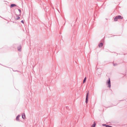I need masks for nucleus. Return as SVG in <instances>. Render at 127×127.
Returning <instances> with one entry per match:
<instances>
[{
	"label": "nucleus",
	"instance_id": "11",
	"mask_svg": "<svg viewBox=\"0 0 127 127\" xmlns=\"http://www.w3.org/2000/svg\"><path fill=\"white\" fill-rule=\"evenodd\" d=\"M86 79H87L86 77H85V78H84L83 81V83H85L86 82Z\"/></svg>",
	"mask_w": 127,
	"mask_h": 127
},
{
	"label": "nucleus",
	"instance_id": "17",
	"mask_svg": "<svg viewBox=\"0 0 127 127\" xmlns=\"http://www.w3.org/2000/svg\"><path fill=\"white\" fill-rule=\"evenodd\" d=\"M109 127H113L112 126H109Z\"/></svg>",
	"mask_w": 127,
	"mask_h": 127
},
{
	"label": "nucleus",
	"instance_id": "1",
	"mask_svg": "<svg viewBox=\"0 0 127 127\" xmlns=\"http://www.w3.org/2000/svg\"><path fill=\"white\" fill-rule=\"evenodd\" d=\"M123 17L121 15H118L116 16L114 18V21H117L118 19H121L123 18Z\"/></svg>",
	"mask_w": 127,
	"mask_h": 127
},
{
	"label": "nucleus",
	"instance_id": "9",
	"mask_svg": "<svg viewBox=\"0 0 127 127\" xmlns=\"http://www.w3.org/2000/svg\"><path fill=\"white\" fill-rule=\"evenodd\" d=\"M103 45V43L101 42L100 43L99 45V47L100 48H101Z\"/></svg>",
	"mask_w": 127,
	"mask_h": 127
},
{
	"label": "nucleus",
	"instance_id": "7",
	"mask_svg": "<svg viewBox=\"0 0 127 127\" xmlns=\"http://www.w3.org/2000/svg\"><path fill=\"white\" fill-rule=\"evenodd\" d=\"M16 6V5L15 4H11L10 5V7L11 8H12V7Z\"/></svg>",
	"mask_w": 127,
	"mask_h": 127
},
{
	"label": "nucleus",
	"instance_id": "10",
	"mask_svg": "<svg viewBox=\"0 0 127 127\" xmlns=\"http://www.w3.org/2000/svg\"><path fill=\"white\" fill-rule=\"evenodd\" d=\"M16 18L15 19L16 20H18L20 18V17L18 16V15L17 14L16 15Z\"/></svg>",
	"mask_w": 127,
	"mask_h": 127
},
{
	"label": "nucleus",
	"instance_id": "5",
	"mask_svg": "<svg viewBox=\"0 0 127 127\" xmlns=\"http://www.w3.org/2000/svg\"><path fill=\"white\" fill-rule=\"evenodd\" d=\"M96 125V123L95 121H94V122L93 124L92 125L91 127H95Z\"/></svg>",
	"mask_w": 127,
	"mask_h": 127
},
{
	"label": "nucleus",
	"instance_id": "3",
	"mask_svg": "<svg viewBox=\"0 0 127 127\" xmlns=\"http://www.w3.org/2000/svg\"><path fill=\"white\" fill-rule=\"evenodd\" d=\"M89 91H88V92L87 93L86 95V99L85 103L86 104L88 103V99L89 98Z\"/></svg>",
	"mask_w": 127,
	"mask_h": 127
},
{
	"label": "nucleus",
	"instance_id": "4",
	"mask_svg": "<svg viewBox=\"0 0 127 127\" xmlns=\"http://www.w3.org/2000/svg\"><path fill=\"white\" fill-rule=\"evenodd\" d=\"M20 116V115H18L17 116L16 118V120L17 121H19V117Z\"/></svg>",
	"mask_w": 127,
	"mask_h": 127
},
{
	"label": "nucleus",
	"instance_id": "14",
	"mask_svg": "<svg viewBox=\"0 0 127 127\" xmlns=\"http://www.w3.org/2000/svg\"><path fill=\"white\" fill-rule=\"evenodd\" d=\"M21 22L23 23V24H24V21L23 20H22L21 21Z\"/></svg>",
	"mask_w": 127,
	"mask_h": 127
},
{
	"label": "nucleus",
	"instance_id": "13",
	"mask_svg": "<svg viewBox=\"0 0 127 127\" xmlns=\"http://www.w3.org/2000/svg\"><path fill=\"white\" fill-rule=\"evenodd\" d=\"M113 65L114 66H116L117 65V64L116 63L115 64V63H113Z\"/></svg>",
	"mask_w": 127,
	"mask_h": 127
},
{
	"label": "nucleus",
	"instance_id": "2",
	"mask_svg": "<svg viewBox=\"0 0 127 127\" xmlns=\"http://www.w3.org/2000/svg\"><path fill=\"white\" fill-rule=\"evenodd\" d=\"M106 84L108 86V87L110 88L111 87V82L110 78H109L106 82Z\"/></svg>",
	"mask_w": 127,
	"mask_h": 127
},
{
	"label": "nucleus",
	"instance_id": "6",
	"mask_svg": "<svg viewBox=\"0 0 127 127\" xmlns=\"http://www.w3.org/2000/svg\"><path fill=\"white\" fill-rule=\"evenodd\" d=\"M22 118L24 119L26 118L25 115V113H23L22 114Z\"/></svg>",
	"mask_w": 127,
	"mask_h": 127
},
{
	"label": "nucleus",
	"instance_id": "18",
	"mask_svg": "<svg viewBox=\"0 0 127 127\" xmlns=\"http://www.w3.org/2000/svg\"><path fill=\"white\" fill-rule=\"evenodd\" d=\"M17 71V70H16V71Z\"/></svg>",
	"mask_w": 127,
	"mask_h": 127
},
{
	"label": "nucleus",
	"instance_id": "16",
	"mask_svg": "<svg viewBox=\"0 0 127 127\" xmlns=\"http://www.w3.org/2000/svg\"><path fill=\"white\" fill-rule=\"evenodd\" d=\"M109 125H106V127H109Z\"/></svg>",
	"mask_w": 127,
	"mask_h": 127
},
{
	"label": "nucleus",
	"instance_id": "12",
	"mask_svg": "<svg viewBox=\"0 0 127 127\" xmlns=\"http://www.w3.org/2000/svg\"><path fill=\"white\" fill-rule=\"evenodd\" d=\"M18 10L19 12H20V14H19V16H20L21 15V10L20 9H18Z\"/></svg>",
	"mask_w": 127,
	"mask_h": 127
},
{
	"label": "nucleus",
	"instance_id": "15",
	"mask_svg": "<svg viewBox=\"0 0 127 127\" xmlns=\"http://www.w3.org/2000/svg\"><path fill=\"white\" fill-rule=\"evenodd\" d=\"M106 124H102V125L103 126H106Z\"/></svg>",
	"mask_w": 127,
	"mask_h": 127
},
{
	"label": "nucleus",
	"instance_id": "8",
	"mask_svg": "<svg viewBox=\"0 0 127 127\" xmlns=\"http://www.w3.org/2000/svg\"><path fill=\"white\" fill-rule=\"evenodd\" d=\"M18 50V51L20 52L21 51V46L20 45L19 47H17Z\"/></svg>",
	"mask_w": 127,
	"mask_h": 127
}]
</instances>
